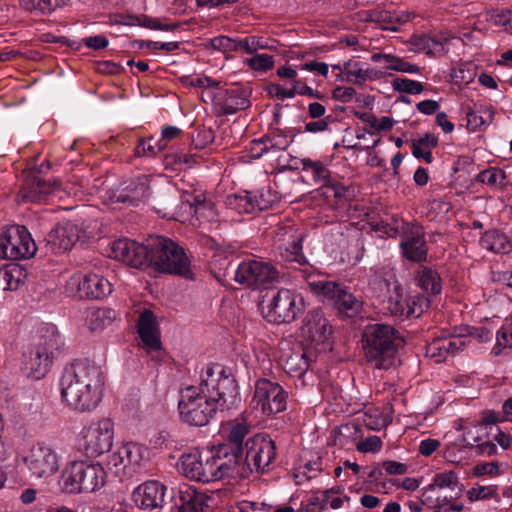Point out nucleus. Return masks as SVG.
<instances>
[{"mask_svg": "<svg viewBox=\"0 0 512 512\" xmlns=\"http://www.w3.org/2000/svg\"><path fill=\"white\" fill-rule=\"evenodd\" d=\"M236 394L235 381L225 375L222 366L209 365L203 370L198 387L182 391L178 404L180 416L190 425L204 426L218 410L230 408Z\"/></svg>", "mask_w": 512, "mask_h": 512, "instance_id": "obj_1", "label": "nucleus"}, {"mask_svg": "<svg viewBox=\"0 0 512 512\" xmlns=\"http://www.w3.org/2000/svg\"><path fill=\"white\" fill-rule=\"evenodd\" d=\"M106 376L101 366L77 361L67 366L59 379L61 402L76 412H91L102 402Z\"/></svg>", "mask_w": 512, "mask_h": 512, "instance_id": "obj_2", "label": "nucleus"}, {"mask_svg": "<svg viewBox=\"0 0 512 512\" xmlns=\"http://www.w3.org/2000/svg\"><path fill=\"white\" fill-rule=\"evenodd\" d=\"M176 467L186 479L204 484L241 475L235 456L224 446L192 448L180 455Z\"/></svg>", "mask_w": 512, "mask_h": 512, "instance_id": "obj_3", "label": "nucleus"}, {"mask_svg": "<svg viewBox=\"0 0 512 512\" xmlns=\"http://www.w3.org/2000/svg\"><path fill=\"white\" fill-rule=\"evenodd\" d=\"M362 349L366 360L377 369H388L404 345L400 333L389 324L367 325L362 333Z\"/></svg>", "mask_w": 512, "mask_h": 512, "instance_id": "obj_4", "label": "nucleus"}, {"mask_svg": "<svg viewBox=\"0 0 512 512\" xmlns=\"http://www.w3.org/2000/svg\"><path fill=\"white\" fill-rule=\"evenodd\" d=\"M107 473L100 462L70 461L61 474L62 489L69 494L91 493L106 483Z\"/></svg>", "mask_w": 512, "mask_h": 512, "instance_id": "obj_5", "label": "nucleus"}, {"mask_svg": "<svg viewBox=\"0 0 512 512\" xmlns=\"http://www.w3.org/2000/svg\"><path fill=\"white\" fill-rule=\"evenodd\" d=\"M149 247V265L162 272L193 279L190 260L183 248L174 241L162 236H153L149 238Z\"/></svg>", "mask_w": 512, "mask_h": 512, "instance_id": "obj_6", "label": "nucleus"}, {"mask_svg": "<svg viewBox=\"0 0 512 512\" xmlns=\"http://www.w3.org/2000/svg\"><path fill=\"white\" fill-rule=\"evenodd\" d=\"M60 459L51 445L37 442L20 452L16 456V463L27 471L30 479L46 480L58 472Z\"/></svg>", "mask_w": 512, "mask_h": 512, "instance_id": "obj_7", "label": "nucleus"}, {"mask_svg": "<svg viewBox=\"0 0 512 512\" xmlns=\"http://www.w3.org/2000/svg\"><path fill=\"white\" fill-rule=\"evenodd\" d=\"M304 298L289 289H280L266 295L259 304L262 316L270 323H290L305 309Z\"/></svg>", "mask_w": 512, "mask_h": 512, "instance_id": "obj_8", "label": "nucleus"}, {"mask_svg": "<svg viewBox=\"0 0 512 512\" xmlns=\"http://www.w3.org/2000/svg\"><path fill=\"white\" fill-rule=\"evenodd\" d=\"M151 450L144 444L128 441L117 444L106 457L108 470L117 476L131 477L150 461Z\"/></svg>", "mask_w": 512, "mask_h": 512, "instance_id": "obj_9", "label": "nucleus"}, {"mask_svg": "<svg viewBox=\"0 0 512 512\" xmlns=\"http://www.w3.org/2000/svg\"><path fill=\"white\" fill-rule=\"evenodd\" d=\"M113 441V421L110 418H101L83 426L76 439V448L86 457L97 458L110 451Z\"/></svg>", "mask_w": 512, "mask_h": 512, "instance_id": "obj_10", "label": "nucleus"}, {"mask_svg": "<svg viewBox=\"0 0 512 512\" xmlns=\"http://www.w3.org/2000/svg\"><path fill=\"white\" fill-rule=\"evenodd\" d=\"M36 251L35 241L26 227L13 225L1 231V259L26 260L33 257Z\"/></svg>", "mask_w": 512, "mask_h": 512, "instance_id": "obj_11", "label": "nucleus"}, {"mask_svg": "<svg viewBox=\"0 0 512 512\" xmlns=\"http://www.w3.org/2000/svg\"><path fill=\"white\" fill-rule=\"evenodd\" d=\"M196 84L205 88L203 96L209 97L221 114H234L246 109L250 104L246 92L239 88L218 87L215 81L208 77L198 78Z\"/></svg>", "mask_w": 512, "mask_h": 512, "instance_id": "obj_12", "label": "nucleus"}, {"mask_svg": "<svg viewBox=\"0 0 512 512\" xmlns=\"http://www.w3.org/2000/svg\"><path fill=\"white\" fill-rule=\"evenodd\" d=\"M245 449V463L242 462V465L246 471L244 475H238L237 479L245 478L253 471L264 472L276 456L275 443L266 434H256L248 438Z\"/></svg>", "mask_w": 512, "mask_h": 512, "instance_id": "obj_13", "label": "nucleus"}, {"mask_svg": "<svg viewBox=\"0 0 512 512\" xmlns=\"http://www.w3.org/2000/svg\"><path fill=\"white\" fill-rule=\"evenodd\" d=\"M387 308L394 316L419 317L429 306V300L420 295L408 296L396 279L386 282Z\"/></svg>", "mask_w": 512, "mask_h": 512, "instance_id": "obj_14", "label": "nucleus"}, {"mask_svg": "<svg viewBox=\"0 0 512 512\" xmlns=\"http://www.w3.org/2000/svg\"><path fill=\"white\" fill-rule=\"evenodd\" d=\"M287 393L276 382L266 378L258 379L254 386L251 407L262 415L270 416L286 409Z\"/></svg>", "mask_w": 512, "mask_h": 512, "instance_id": "obj_15", "label": "nucleus"}, {"mask_svg": "<svg viewBox=\"0 0 512 512\" xmlns=\"http://www.w3.org/2000/svg\"><path fill=\"white\" fill-rule=\"evenodd\" d=\"M65 291L73 297L103 299L111 294L112 285L101 275L76 273L67 280Z\"/></svg>", "mask_w": 512, "mask_h": 512, "instance_id": "obj_16", "label": "nucleus"}, {"mask_svg": "<svg viewBox=\"0 0 512 512\" xmlns=\"http://www.w3.org/2000/svg\"><path fill=\"white\" fill-rule=\"evenodd\" d=\"M278 272L272 264L259 258L243 260L235 272V280L248 287L258 288L272 284Z\"/></svg>", "mask_w": 512, "mask_h": 512, "instance_id": "obj_17", "label": "nucleus"}, {"mask_svg": "<svg viewBox=\"0 0 512 512\" xmlns=\"http://www.w3.org/2000/svg\"><path fill=\"white\" fill-rule=\"evenodd\" d=\"M301 335L315 351H326L332 335V326L321 310H311L303 321Z\"/></svg>", "mask_w": 512, "mask_h": 512, "instance_id": "obj_18", "label": "nucleus"}, {"mask_svg": "<svg viewBox=\"0 0 512 512\" xmlns=\"http://www.w3.org/2000/svg\"><path fill=\"white\" fill-rule=\"evenodd\" d=\"M149 239L146 244L122 238L111 242L108 256L134 268L149 266Z\"/></svg>", "mask_w": 512, "mask_h": 512, "instance_id": "obj_19", "label": "nucleus"}, {"mask_svg": "<svg viewBox=\"0 0 512 512\" xmlns=\"http://www.w3.org/2000/svg\"><path fill=\"white\" fill-rule=\"evenodd\" d=\"M473 34V31L463 32L457 39L466 43L473 38ZM454 39H456V37L448 32L442 33L439 36L415 34L408 42L409 50L415 53H424L429 56H439L448 51V45L450 41Z\"/></svg>", "mask_w": 512, "mask_h": 512, "instance_id": "obj_20", "label": "nucleus"}, {"mask_svg": "<svg viewBox=\"0 0 512 512\" xmlns=\"http://www.w3.org/2000/svg\"><path fill=\"white\" fill-rule=\"evenodd\" d=\"M274 233L281 256L286 261L299 262L302 258V233L291 223L279 225Z\"/></svg>", "mask_w": 512, "mask_h": 512, "instance_id": "obj_21", "label": "nucleus"}, {"mask_svg": "<svg viewBox=\"0 0 512 512\" xmlns=\"http://www.w3.org/2000/svg\"><path fill=\"white\" fill-rule=\"evenodd\" d=\"M165 493V485L157 480H149L134 489L132 500L142 510L159 509L165 504Z\"/></svg>", "mask_w": 512, "mask_h": 512, "instance_id": "obj_22", "label": "nucleus"}, {"mask_svg": "<svg viewBox=\"0 0 512 512\" xmlns=\"http://www.w3.org/2000/svg\"><path fill=\"white\" fill-rule=\"evenodd\" d=\"M221 432L226 442L218 446H224L230 450L231 455L236 458V465L241 475L245 474L246 468L242 465L243 440L249 432V428L242 422H229L222 426Z\"/></svg>", "mask_w": 512, "mask_h": 512, "instance_id": "obj_23", "label": "nucleus"}, {"mask_svg": "<svg viewBox=\"0 0 512 512\" xmlns=\"http://www.w3.org/2000/svg\"><path fill=\"white\" fill-rule=\"evenodd\" d=\"M209 501L210 497L204 491L185 484L179 488L174 508L177 512H203Z\"/></svg>", "mask_w": 512, "mask_h": 512, "instance_id": "obj_24", "label": "nucleus"}, {"mask_svg": "<svg viewBox=\"0 0 512 512\" xmlns=\"http://www.w3.org/2000/svg\"><path fill=\"white\" fill-rule=\"evenodd\" d=\"M423 235V231L419 226H407L405 228L400 242L405 258L415 262L426 259L427 247Z\"/></svg>", "mask_w": 512, "mask_h": 512, "instance_id": "obj_25", "label": "nucleus"}, {"mask_svg": "<svg viewBox=\"0 0 512 512\" xmlns=\"http://www.w3.org/2000/svg\"><path fill=\"white\" fill-rule=\"evenodd\" d=\"M60 184L48 183L33 177L25 181L19 192V198L24 202H42L50 197L59 196Z\"/></svg>", "mask_w": 512, "mask_h": 512, "instance_id": "obj_26", "label": "nucleus"}, {"mask_svg": "<svg viewBox=\"0 0 512 512\" xmlns=\"http://www.w3.org/2000/svg\"><path fill=\"white\" fill-rule=\"evenodd\" d=\"M149 179L147 176H142L136 182L127 185L120 193H108L106 203H130L138 205L144 201L150 194Z\"/></svg>", "mask_w": 512, "mask_h": 512, "instance_id": "obj_27", "label": "nucleus"}, {"mask_svg": "<svg viewBox=\"0 0 512 512\" xmlns=\"http://www.w3.org/2000/svg\"><path fill=\"white\" fill-rule=\"evenodd\" d=\"M208 209L209 216L213 214V204L206 202L202 195L185 194L177 210L171 215V218L195 226V213H202V210Z\"/></svg>", "mask_w": 512, "mask_h": 512, "instance_id": "obj_28", "label": "nucleus"}, {"mask_svg": "<svg viewBox=\"0 0 512 512\" xmlns=\"http://www.w3.org/2000/svg\"><path fill=\"white\" fill-rule=\"evenodd\" d=\"M137 326L143 348L148 352L160 350V332L153 313L149 310L143 311L139 316Z\"/></svg>", "mask_w": 512, "mask_h": 512, "instance_id": "obj_29", "label": "nucleus"}, {"mask_svg": "<svg viewBox=\"0 0 512 512\" xmlns=\"http://www.w3.org/2000/svg\"><path fill=\"white\" fill-rule=\"evenodd\" d=\"M79 239L77 225L72 222H62L52 229L47 235V242L56 251H66Z\"/></svg>", "mask_w": 512, "mask_h": 512, "instance_id": "obj_30", "label": "nucleus"}, {"mask_svg": "<svg viewBox=\"0 0 512 512\" xmlns=\"http://www.w3.org/2000/svg\"><path fill=\"white\" fill-rule=\"evenodd\" d=\"M465 344V340L460 336L439 337L427 345L426 355L436 363H441L450 354L461 350Z\"/></svg>", "mask_w": 512, "mask_h": 512, "instance_id": "obj_31", "label": "nucleus"}, {"mask_svg": "<svg viewBox=\"0 0 512 512\" xmlns=\"http://www.w3.org/2000/svg\"><path fill=\"white\" fill-rule=\"evenodd\" d=\"M111 24L124 26H140L151 30L169 31L174 28L172 24L162 23L159 19L144 14H119L110 16Z\"/></svg>", "mask_w": 512, "mask_h": 512, "instance_id": "obj_32", "label": "nucleus"}, {"mask_svg": "<svg viewBox=\"0 0 512 512\" xmlns=\"http://www.w3.org/2000/svg\"><path fill=\"white\" fill-rule=\"evenodd\" d=\"M316 360V354L309 350L293 351L282 359V365L286 373L294 377H301Z\"/></svg>", "mask_w": 512, "mask_h": 512, "instance_id": "obj_33", "label": "nucleus"}, {"mask_svg": "<svg viewBox=\"0 0 512 512\" xmlns=\"http://www.w3.org/2000/svg\"><path fill=\"white\" fill-rule=\"evenodd\" d=\"M382 73L374 69L363 68L358 61H348L344 63V76L336 75V80L348 82L356 85H362L366 81H372L380 77Z\"/></svg>", "mask_w": 512, "mask_h": 512, "instance_id": "obj_34", "label": "nucleus"}, {"mask_svg": "<svg viewBox=\"0 0 512 512\" xmlns=\"http://www.w3.org/2000/svg\"><path fill=\"white\" fill-rule=\"evenodd\" d=\"M310 289L319 297L323 302L333 304L342 289V285L335 281L328 280L322 275H309L306 279Z\"/></svg>", "mask_w": 512, "mask_h": 512, "instance_id": "obj_35", "label": "nucleus"}, {"mask_svg": "<svg viewBox=\"0 0 512 512\" xmlns=\"http://www.w3.org/2000/svg\"><path fill=\"white\" fill-rule=\"evenodd\" d=\"M375 63H381L386 71H395L401 73L417 74L420 72L419 66L410 63L403 58L392 54L376 53L371 56Z\"/></svg>", "mask_w": 512, "mask_h": 512, "instance_id": "obj_36", "label": "nucleus"}, {"mask_svg": "<svg viewBox=\"0 0 512 512\" xmlns=\"http://www.w3.org/2000/svg\"><path fill=\"white\" fill-rule=\"evenodd\" d=\"M53 357L48 352L42 351L41 346L33 348L30 352L29 360L26 363L28 376L33 379H41L45 376L52 362Z\"/></svg>", "mask_w": 512, "mask_h": 512, "instance_id": "obj_37", "label": "nucleus"}, {"mask_svg": "<svg viewBox=\"0 0 512 512\" xmlns=\"http://www.w3.org/2000/svg\"><path fill=\"white\" fill-rule=\"evenodd\" d=\"M269 93L279 100L291 99L295 95L313 97L314 90L305 82H295L294 85L272 84L269 87Z\"/></svg>", "mask_w": 512, "mask_h": 512, "instance_id": "obj_38", "label": "nucleus"}, {"mask_svg": "<svg viewBox=\"0 0 512 512\" xmlns=\"http://www.w3.org/2000/svg\"><path fill=\"white\" fill-rule=\"evenodd\" d=\"M26 278V271L19 265H7L0 269V288L3 290H17Z\"/></svg>", "mask_w": 512, "mask_h": 512, "instance_id": "obj_39", "label": "nucleus"}, {"mask_svg": "<svg viewBox=\"0 0 512 512\" xmlns=\"http://www.w3.org/2000/svg\"><path fill=\"white\" fill-rule=\"evenodd\" d=\"M61 344V336L56 327L51 324H46L40 329V334L34 348L41 346L42 351L48 352L49 356L53 357L54 352L59 349Z\"/></svg>", "mask_w": 512, "mask_h": 512, "instance_id": "obj_40", "label": "nucleus"}, {"mask_svg": "<svg viewBox=\"0 0 512 512\" xmlns=\"http://www.w3.org/2000/svg\"><path fill=\"white\" fill-rule=\"evenodd\" d=\"M417 285L426 293L436 295L441 292V279L437 271L421 266L416 274Z\"/></svg>", "mask_w": 512, "mask_h": 512, "instance_id": "obj_41", "label": "nucleus"}, {"mask_svg": "<svg viewBox=\"0 0 512 512\" xmlns=\"http://www.w3.org/2000/svg\"><path fill=\"white\" fill-rule=\"evenodd\" d=\"M117 318V312L111 308H99L90 310L87 314L86 323L91 331L102 330Z\"/></svg>", "mask_w": 512, "mask_h": 512, "instance_id": "obj_42", "label": "nucleus"}, {"mask_svg": "<svg viewBox=\"0 0 512 512\" xmlns=\"http://www.w3.org/2000/svg\"><path fill=\"white\" fill-rule=\"evenodd\" d=\"M275 41L263 36L251 35L244 38L237 37V51L247 54H256L258 50L275 49Z\"/></svg>", "mask_w": 512, "mask_h": 512, "instance_id": "obj_43", "label": "nucleus"}, {"mask_svg": "<svg viewBox=\"0 0 512 512\" xmlns=\"http://www.w3.org/2000/svg\"><path fill=\"white\" fill-rule=\"evenodd\" d=\"M301 169L310 176L315 184L325 186L329 182L330 173L327 167L320 161H314L309 158H303L300 160Z\"/></svg>", "mask_w": 512, "mask_h": 512, "instance_id": "obj_44", "label": "nucleus"}, {"mask_svg": "<svg viewBox=\"0 0 512 512\" xmlns=\"http://www.w3.org/2000/svg\"><path fill=\"white\" fill-rule=\"evenodd\" d=\"M471 430H467L463 437L455 443L446 446L444 451V458L454 464L462 463L466 457L463 455L466 448H472L473 443L470 441Z\"/></svg>", "mask_w": 512, "mask_h": 512, "instance_id": "obj_45", "label": "nucleus"}, {"mask_svg": "<svg viewBox=\"0 0 512 512\" xmlns=\"http://www.w3.org/2000/svg\"><path fill=\"white\" fill-rule=\"evenodd\" d=\"M480 245L482 248L496 253H506L511 248L507 237L495 230L486 231L480 238Z\"/></svg>", "mask_w": 512, "mask_h": 512, "instance_id": "obj_46", "label": "nucleus"}, {"mask_svg": "<svg viewBox=\"0 0 512 512\" xmlns=\"http://www.w3.org/2000/svg\"><path fill=\"white\" fill-rule=\"evenodd\" d=\"M459 485V476L453 470H447L436 473L432 482L423 488L424 492L433 491L435 489H449L454 490Z\"/></svg>", "mask_w": 512, "mask_h": 512, "instance_id": "obj_47", "label": "nucleus"}, {"mask_svg": "<svg viewBox=\"0 0 512 512\" xmlns=\"http://www.w3.org/2000/svg\"><path fill=\"white\" fill-rule=\"evenodd\" d=\"M333 305L340 313L351 317L361 309L362 303L343 286Z\"/></svg>", "mask_w": 512, "mask_h": 512, "instance_id": "obj_48", "label": "nucleus"}, {"mask_svg": "<svg viewBox=\"0 0 512 512\" xmlns=\"http://www.w3.org/2000/svg\"><path fill=\"white\" fill-rule=\"evenodd\" d=\"M322 470L321 458L315 454L304 465L299 466L294 477L297 484H301L306 480L316 477Z\"/></svg>", "mask_w": 512, "mask_h": 512, "instance_id": "obj_49", "label": "nucleus"}, {"mask_svg": "<svg viewBox=\"0 0 512 512\" xmlns=\"http://www.w3.org/2000/svg\"><path fill=\"white\" fill-rule=\"evenodd\" d=\"M225 204L227 208L236 211L239 214L254 213L252 202V193L234 194L226 197Z\"/></svg>", "mask_w": 512, "mask_h": 512, "instance_id": "obj_50", "label": "nucleus"}, {"mask_svg": "<svg viewBox=\"0 0 512 512\" xmlns=\"http://www.w3.org/2000/svg\"><path fill=\"white\" fill-rule=\"evenodd\" d=\"M362 421L368 429L379 431L390 423V418L383 414L378 408L371 407L363 414Z\"/></svg>", "mask_w": 512, "mask_h": 512, "instance_id": "obj_51", "label": "nucleus"}, {"mask_svg": "<svg viewBox=\"0 0 512 512\" xmlns=\"http://www.w3.org/2000/svg\"><path fill=\"white\" fill-rule=\"evenodd\" d=\"M467 498L470 502L485 501L498 498L496 485H475L467 490Z\"/></svg>", "mask_w": 512, "mask_h": 512, "instance_id": "obj_52", "label": "nucleus"}, {"mask_svg": "<svg viewBox=\"0 0 512 512\" xmlns=\"http://www.w3.org/2000/svg\"><path fill=\"white\" fill-rule=\"evenodd\" d=\"M166 148V143L154 140L153 137L141 140L135 149V154L139 157H153Z\"/></svg>", "mask_w": 512, "mask_h": 512, "instance_id": "obj_53", "label": "nucleus"}, {"mask_svg": "<svg viewBox=\"0 0 512 512\" xmlns=\"http://www.w3.org/2000/svg\"><path fill=\"white\" fill-rule=\"evenodd\" d=\"M451 76L457 84H469L476 76V67L472 63H463L452 70Z\"/></svg>", "mask_w": 512, "mask_h": 512, "instance_id": "obj_54", "label": "nucleus"}, {"mask_svg": "<svg viewBox=\"0 0 512 512\" xmlns=\"http://www.w3.org/2000/svg\"><path fill=\"white\" fill-rule=\"evenodd\" d=\"M277 201V195L270 189H263L255 194H252V202L255 212L266 210Z\"/></svg>", "mask_w": 512, "mask_h": 512, "instance_id": "obj_55", "label": "nucleus"}, {"mask_svg": "<svg viewBox=\"0 0 512 512\" xmlns=\"http://www.w3.org/2000/svg\"><path fill=\"white\" fill-rule=\"evenodd\" d=\"M244 63L254 71L266 72L274 66V57L266 53L255 54L253 57L246 59Z\"/></svg>", "mask_w": 512, "mask_h": 512, "instance_id": "obj_56", "label": "nucleus"}, {"mask_svg": "<svg viewBox=\"0 0 512 512\" xmlns=\"http://www.w3.org/2000/svg\"><path fill=\"white\" fill-rule=\"evenodd\" d=\"M487 20L496 26H502L506 31L512 32L511 10H492L488 12Z\"/></svg>", "mask_w": 512, "mask_h": 512, "instance_id": "obj_57", "label": "nucleus"}, {"mask_svg": "<svg viewBox=\"0 0 512 512\" xmlns=\"http://www.w3.org/2000/svg\"><path fill=\"white\" fill-rule=\"evenodd\" d=\"M392 87L398 92H404L413 95L420 94L424 90L421 82L407 78L394 79L392 82Z\"/></svg>", "mask_w": 512, "mask_h": 512, "instance_id": "obj_58", "label": "nucleus"}, {"mask_svg": "<svg viewBox=\"0 0 512 512\" xmlns=\"http://www.w3.org/2000/svg\"><path fill=\"white\" fill-rule=\"evenodd\" d=\"M472 474L474 477L488 476L494 478L501 475V470L497 461L480 462L473 467Z\"/></svg>", "mask_w": 512, "mask_h": 512, "instance_id": "obj_59", "label": "nucleus"}, {"mask_svg": "<svg viewBox=\"0 0 512 512\" xmlns=\"http://www.w3.org/2000/svg\"><path fill=\"white\" fill-rule=\"evenodd\" d=\"M470 441L473 443L472 449H475L478 456L491 457L498 453L497 446L492 441L480 442V437L472 436V434L470 435Z\"/></svg>", "mask_w": 512, "mask_h": 512, "instance_id": "obj_60", "label": "nucleus"}, {"mask_svg": "<svg viewBox=\"0 0 512 512\" xmlns=\"http://www.w3.org/2000/svg\"><path fill=\"white\" fill-rule=\"evenodd\" d=\"M479 180L488 185H504L505 173L499 168H490L482 171L479 176Z\"/></svg>", "mask_w": 512, "mask_h": 512, "instance_id": "obj_61", "label": "nucleus"}, {"mask_svg": "<svg viewBox=\"0 0 512 512\" xmlns=\"http://www.w3.org/2000/svg\"><path fill=\"white\" fill-rule=\"evenodd\" d=\"M510 341H512V340H511V337L508 334L507 330L503 327L500 328L496 332V342L491 350V354L494 357L499 356L503 352L504 349H506L508 347L509 348L512 347Z\"/></svg>", "mask_w": 512, "mask_h": 512, "instance_id": "obj_62", "label": "nucleus"}, {"mask_svg": "<svg viewBox=\"0 0 512 512\" xmlns=\"http://www.w3.org/2000/svg\"><path fill=\"white\" fill-rule=\"evenodd\" d=\"M211 46L225 53L234 52L237 51V38H230L224 35L217 36L211 39Z\"/></svg>", "mask_w": 512, "mask_h": 512, "instance_id": "obj_63", "label": "nucleus"}, {"mask_svg": "<svg viewBox=\"0 0 512 512\" xmlns=\"http://www.w3.org/2000/svg\"><path fill=\"white\" fill-rule=\"evenodd\" d=\"M382 448L380 437L373 435L357 444V450L363 453H377Z\"/></svg>", "mask_w": 512, "mask_h": 512, "instance_id": "obj_64", "label": "nucleus"}]
</instances>
